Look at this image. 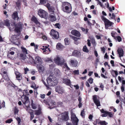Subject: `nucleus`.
<instances>
[{"label": "nucleus", "instance_id": "nucleus-1", "mask_svg": "<svg viewBox=\"0 0 125 125\" xmlns=\"http://www.w3.org/2000/svg\"><path fill=\"white\" fill-rule=\"evenodd\" d=\"M61 7L62 10L67 13H70L72 11L71 5L67 2H62Z\"/></svg>", "mask_w": 125, "mask_h": 125}, {"label": "nucleus", "instance_id": "nucleus-2", "mask_svg": "<svg viewBox=\"0 0 125 125\" xmlns=\"http://www.w3.org/2000/svg\"><path fill=\"white\" fill-rule=\"evenodd\" d=\"M46 81L50 86L55 85L58 83L57 79L56 77L52 76H49L46 79Z\"/></svg>", "mask_w": 125, "mask_h": 125}, {"label": "nucleus", "instance_id": "nucleus-3", "mask_svg": "<svg viewBox=\"0 0 125 125\" xmlns=\"http://www.w3.org/2000/svg\"><path fill=\"white\" fill-rule=\"evenodd\" d=\"M11 25L13 27L11 29H12L15 27V28L14 31L17 33H20L22 29V25L19 23L16 24L15 22H13L11 24Z\"/></svg>", "mask_w": 125, "mask_h": 125}, {"label": "nucleus", "instance_id": "nucleus-4", "mask_svg": "<svg viewBox=\"0 0 125 125\" xmlns=\"http://www.w3.org/2000/svg\"><path fill=\"white\" fill-rule=\"evenodd\" d=\"M101 17V19L104 22L106 29H107L108 27L111 26L112 24L113 23L106 18L104 16H102Z\"/></svg>", "mask_w": 125, "mask_h": 125}, {"label": "nucleus", "instance_id": "nucleus-5", "mask_svg": "<svg viewBox=\"0 0 125 125\" xmlns=\"http://www.w3.org/2000/svg\"><path fill=\"white\" fill-rule=\"evenodd\" d=\"M50 34L53 39H57L59 38V33L53 29L51 30Z\"/></svg>", "mask_w": 125, "mask_h": 125}, {"label": "nucleus", "instance_id": "nucleus-6", "mask_svg": "<svg viewBox=\"0 0 125 125\" xmlns=\"http://www.w3.org/2000/svg\"><path fill=\"white\" fill-rule=\"evenodd\" d=\"M38 14L41 18H47L48 15V13L44 10L40 9L38 11Z\"/></svg>", "mask_w": 125, "mask_h": 125}, {"label": "nucleus", "instance_id": "nucleus-7", "mask_svg": "<svg viewBox=\"0 0 125 125\" xmlns=\"http://www.w3.org/2000/svg\"><path fill=\"white\" fill-rule=\"evenodd\" d=\"M54 61L56 64L58 65L63 64L65 62V60L63 58H60L59 57H57L56 58H54Z\"/></svg>", "mask_w": 125, "mask_h": 125}, {"label": "nucleus", "instance_id": "nucleus-8", "mask_svg": "<svg viewBox=\"0 0 125 125\" xmlns=\"http://www.w3.org/2000/svg\"><path fill=\"white\" fill-rule=\"evenodd\" d=\"M100 111L101 113H103L101 115V116L102 117H106L108 115L110 117H113V114L111 112L105 111L103 109L101 110Z\"/></svg>", "mask_w": 125, "mask_h": 125}, {"label": "nucleus", "instance_id": "nucleus-9", "mask_svg": "<svg viewBox=\"0 0 125 125\" xmlns=\"http://www.w3.org/2000/svg\"><path fill=\"white\" fill-rule=\"evenodd\" d=\"M16 52L17 53V57L14 58L18 59V58H19V59L21 60H24L26 57V54L22 53H19V51H17Z\"/></svg>", "mask_w": 125, "mask_h": 125}, {"label": "nucleus", "instance_id": "nucleus-10", "mask_svg": "<svg viewBox=\"0 0 125 125\" xmlns=\"http://www.w3.org/2000/svg\"><path fill=\"white\" fill-rule=\"evenodd\" d=\"M49 46V45L48 46L44 45L41 47V49L43 51V53L44 54H48L50 53L51 51L48 47Z\"/></svg>", "mask_w": 125, "mask_h": 125}, {"label": "nucleus", "instance_id": "nucleus-11", "mask_svg": "<svg viewBox=\"0 0 125 125\" xmlns=\"http://www.w3.org/2000/svg\"><path fill=\"white\" fill-rule=\"evenodd\" d=\"M71 120L74 125H78L79 119L75 115H72Z\"/></svg>", "mask_w": 125, "mask_h": 125}, {"label": "nucleus", "instance_id": "nucleus-12", "mask_svg": "<svg viewBox=\"0 0 125 125\" xmlns=\"http://www.w3.org/2000/svg\"><path fill=\"white\" fill-rule=\"evenodd\" d=\"M70 64L73 67H76L78 64L77 61L75 59H71L69 61Z\"/></svg>", "mask_w": 125, "mask_h": 125}, {"label": "nucleus", "instance_id": "nucleus-13", "mask_svg": "<svg viewBox=\"0 0 125 125\" xmlns=\"http://www.w3.org/2000/svg\"><path fill=\"white\" fill-rule=\"evenodd\" d=\"M50 12H52V14H54L55 10L54 8L52 6H51L50 4L49 3H47L45 5Z\"/></svg>", "mask_w": 125, "mask_h": 125}, {"label": "nucleus", "instance_id": "nucleus-14", "mask_svg": "<svg viewBox=\"0 0 125 125\" xmlns=\"http://www.w3.org/2000/svg\"><path fill=\"white\" fill-rule=\"evenodd\" d=\"M62 114L64 115L62 116V118L63 120L66 121L69 119L68 116V112L67 111H65L62 113Z\"/></svg>", "mask_w": 125, "mask_h": 125}, {"label": "nucleus", "instance_id": "nucleus-15", "mask_svg": "<svg viewBox=\"0 0 125 125\" xmlns=\"http://www.w3.org/2000/svg\"><path fill=\"white\" fill-rule=\"evenodd\" d=\"M96 95H94L93 96V100L94 103L97 107L100 105V103L99 100L97 99Z\"/></svg>", "mask_w": 125, "mask_h": 125}, {"label": "nucleus", "instance_id": "nucleus-16", "mask_svg": "<svg viewBox=\"0 0 125 125\" xmlns=\"http://www.w3.org/2000/svg\"><path fill=\"white\" fill-rule=\"evenodd\" d=\"M71 33L72 35L78 37H80L81 35L80 32L75 30H72L71 31Z\"/></svg>", "mask_w": 125, "mask_h": 125}, {"label": "nucleus", "instance_id": "nucleus-17", "mask_svg": "<svg viewBox=\"0 0 125 125\" xmlns=\"http://www.w3.org/2000/svg\"><path fill=\"white\" fill-rule=\"evenodd\" d=\"M117 52L118 54L119 57L120 58L121 57L123 56L124 55V51L122 48H118L117 50Z\"/></svg>", "mask_w": 125, "mask_h": 125}, {"label": "nucleus", "instance_id": "nucleus-18", "mask_svg": "<svg viewBox=\"0 0 125 125\" xmlns=\"http://www.w3.org/2000/svg\"><path fill=\"white\" fill-rule=\"evenodd\" d=\"M55 91L56 92L59 94H61L64 92V90L62 87L59 85L56 86L55 88Z\"/></svg>", "mask_w": 125, "mask_h": 125}, {"label": "nucleus", "instance_id": "nucleus-19", "mask_svg": "<svg viewBox=\"0 0 125 125\" xmlns=\"http://www.w3.org/2000/svg\"><path fill=\"white\" fill-rule=\"evenodd\" d=\"M21 101L25 105H26L27 104H29V100L28 97L26 96H25L24 98L21 100Z\"/></svg>", "mask_w": 125, "mask_h": 125}, {"label": "nucleus", "instance_id": "nucleus-20", "mask_svg": "<svg viewBox=\"0 0 125 125\" xmlns=\"http://www.w3.org/2000/svg\"><path fill=\"white\" fill-rule=\"evenodd\" d=\"M3 73V74L2 75V76L4 79L7 81H9L10 79L8 75L7 72L6 71H4Z\"/></svg>", "mask_w": 125, "mask_h": 125}, {"label": "nucleus", "instance_id": "nucleus-21", "mask_svg": "<svg viewBox=\"0 0 125 125\" xmlns=\"http://www.w3.org/2000/svg\"><path fill=\"white\" fill-rule=\"evenodd\" d=\"M11 17L12 18L15 20L16 18L17 20H18L19 19L18 16V12L17 11H15L13 13V14L11 15Z\"/></svg>", "mask_w": 125, "mask_h": 125}, {"label": "nucleus", "instance_id": "nucleus-22", "mask_svg": "<svg viewBox=\"0 0 125 125\" xmlns=\"http://www.w3.org/2000/svg\"><path fill=\"white\" fill-rule=\"evenodd\" d=\"M16 78L18 80H21L22 79L21 74L19 72L17 71L15 72Z\"/></svg>", "mask_w": 125, "mask_h": 125}, {"label": "nucleus", "instance_id": "nucleus-23", "mask_svg": "<svg viewBox=\"0 0 125 125\" xmlns=\"http://www.w3.org/2000/svg\"><path fill=\"white\" fill-rule=\"evenodd\" d=\"M35 64L36 63L41 64L42 62V60L41 58L38 56H36L35 58Z\"/></svg>", "mask_w": 125, "mask_h": 125}, {"label": "nucleus", "instance_id": "nucleus-24", "mask_svg": "<svg viewBox=\"0 0 125 125\" xmlns=\"http://www.w3.org/2000/svg\"><path fill=\"white\" fill-rule=\"evenodd\" d=\"M73 55L77 57H79L81 55L80 52L77 50H74L73 53Z\"/></svg>", "mask_w": 125, "mask_h": 125}, {"label": "nucleus", "instance_id": "nucleus-25", "mask_svg": "<svg viewBox=\"0 0 125 125\" xmlns=\"http://www.w3.org/2000/svg\"><path fill=\"white\" fill-rule=\"evenodd\" d=\"M63 82L66 85H70L71 84V81L70 80L66 78L64 79L63 80Z\"/></svg>", "mask_w": 125, "mask_h": 125}, {"label": "nucleus", "instance_id": "nucleus-26", "mask_svg": "<svg viewBox=\"0 0 125 125\" xmlns=\"http://www.w3.org/2000/svg\"><path fill=\"white\" fill-rule=\"evenodd\" d=\"M4 23L5 25L9 28V29H11L10 27V21L8 19L4 20Z\"/></svg>", "mask_w": 125, "mask_h": 125}, {"label": "nucleus", "instance_id": "nucleus-27", "mask_svg": "<svg viewBox=\"0 0 125 125\" xmlns=\"http://www.w3.org/2000/svg\"><path fill=\"white\" fill-rule=\"evenodd\" d=\"M29 62L31 63L35 64V62L34 59L31 56H29Z\"/></svg>", "mask_w": 125, "mask_h": 125}, {"label": "nucleus", "instance_id": "nucleus-28", "mask_svg": "<svg viewBox=\"0 0 125 125\" xmlns=\"http://www.w3.org/2000/svg\"><path fill=\"white\" fill-rule=\"evenodd\" d=\"M31 20L32 21L34 22L36 24H37L39 23L36 18L34 16L32 17L31 19Z\"/></svg>", "mask_w": 125, "mask_h": 125}, {"label": "nucleus", "instance_id": "nucleus-29", "mask_svg": "<svg viewBox=\"0 0 125 125\" xmlns=\"http://www.w3.org/2000/svg\"><path fill=\"white\" fill-rule=\"evenodd\" d=\"M82 98L80 96L78 97V101L79 102V104H78V106L79 108H80L82 106Z\"/></svg>", "mask_w": 125, "mask_h": 125}, {"label": "nucleus", "instance_id": "nucleus-30", "mask_svg": "<svg viewBox=\"0 0 125 125\" xmlns=\"http://www.w3.org/2000/svg\"><path fill=\"white\" fill-rule=\"evenodd\" d=\"M34 111L35 112V115H39L41 114V113L40 108H39L37 110H35Z\"/></svg>", "mask_w": 125, "mask_h": 125}, {"label": "nucleus", "instance_id": "nucleus-31", "mask_svg": "<svg viewBox=\"0 0 125 125\" xmlns=\"http://www.w3.org/2000/svg\"><path fill=\"white\" fill-rule=\"evenodd\" d=\"M20 41L19 40V38L17 39L15 41L13 42V43L15 44L18 45L20 44Z\"/></svg>", "mask_w": 125, "mask_h": 125}, {"label": "nucleus", "instance_id": "nucleus-32", "mask_svg": "<svg viewBox=\"0 0 125 125\" xmlns=\"http://www.w3.org/2000/svg\"><path fill=\"white\" fill-rule=\"evenodd\" d=\"M49 18L51 21H56V19L55 17L53 15H49Z\"/></svg>", "mask_w": 125, "mask_h": 125}, {"label": "nucleus", "instance_id": "nucleus-33", "mask_svg": "<svg viewBox=\"0 0 125 125\" xmlns=\"http://www.w3.org/2000/svg\"><path fill=\"white\" fill-rule=\"evenodd\" d=\"M20 35H14L12 36V39L13 40V42L15 40L19 38L18 36Z\"/></svg>", "mask_w": 125, "mask_h": 125}, {"label": "nucleus", "instance_id": "nucleus-34", "mask_svg": "<svg viewBox=\"0 0 125 125\" xmlns=\"http://www.w3.org/2000/svg\"><path fill=\"white\" fill-rule=\"evenodd\" d=\"M38 69L39 73L43 72L44 70L43 67L40 66H38Z\"/></svg>", "mask_w": 125, "mask_h": 125}, {"label": "nucleus", "instance_id": "nucleus-35", "mask_svg": "<svg viewBox=\"0 0 125 125\" xmlns=\"http://www.w3.org/2000/svg\"><path fill=\"white\" fill-rule=\"evenodd\" d=\"M65 44V45H69L70 44V41L69 40V39L68 38H66L64 40Z\"/></svg>", "mask_w": 125, "mask_h": 125}, {"label": "nucleus", "instance_id": "nucleus-36", "mask_svg": "<svg viewBox=\"0 0 125 125\" xmlns=\"http://www.w3.org/2000/svg\"><path fill=\"white\" fill-rule=\"evenodd\" d=\"M21 48L22 50V53L25 54L28 53L27 50L26 48L23 47H21Z\"/></svg>", "mask_w": 125, "mask_h": 125}, {"label": "nucleus", "instance_id": "nucleus-37", "mask_svg": "<svg viewBox=\"0 0 125 125\" xmlns=\"http://www.w3.org/2000/svg\"><path fill=\"white\" fill-rule=\"evenodd\" d=\"M31 102V106L32 109H36L37 108V106H36V104L33 103V101L32 100Z\"/></svg>", "mask_w": 125, "mask_h": 125}, {"label": "nucleus", "instance_id": "nucleus-38", "mask_svg": "<svg viewBox=\"0 0 125 125\" xmlns=\"http://www.w3.org/2000/svg\"><path fill=\"white\" fill-rule=\"evenodd\" d=\"M83 51L85 52L88 53L89 52V50L86 45H84L83 49Z\"/></svg>", "mask_w": 125, "mask_h": 125}, {"label": "nucleus", "instance_id": "nucleus-39", "mask_svg": "<svg viewBox=\"0 0 125 125\" xmlns=\"http://www.w3.org/2000/svg\"><path fill=\"white\" fill-rule=\"evenodd\" d=\"M69 36L72 38V39L73 40L75 41H77L79 39V38H78L76 37L75 36H72L71 35H70Z\"/></svg>", "mask_w": 125, "mask_h": 125}, {"label": "nucleus", "instance_id": "nucleus-40", "mask_svg": "<svg viewBox=\"0 0 125 125\" xmlns=\"http://www.w3.org/2000/svg\"><path fill=\"white\" fill-rule=\"evenodd\" d=\"M19 111V110L17 107H15L14 108V114L15 115H16L18 113Z\"/></svg>", "mask_w": 125, "mask_h": 125}, {"label": "nucleus", "instance_id": "nucleus-41", "mask_svg": "<svg viewBox=\"0 0 125 125\" xmlns=\"http://www.w3.org/2000/svg\"><path fill=\"white\" fill-rule=\"evenodd\" d=\"M16 4L17 7L19 8L21 5V3L20 0H18L17 2H16Z\"/></svg>", "mask_w": 125, "mask_h": 125}, {"label": "nucleus", "instance_id": "nucleus-42", "mask_svg": "<svg viewBox=\"0 0 125 125\" xmlns=\"http://www.w3.org/2000/svg\"><path fill=\"white\" fill-rule=\"evenodd\" d=\"M111 35L114 38V39H116V37L115 36V34H116V33L114 31H112L111 32Z\"/></svg>", "mask_w": 125, "mask_h": 125}, {"label": "nucleus", "instance_id": "nucleus-43", "mask_svg": "<svg viewBox=\"0 0 125 125\" xmlns=\"http://www.w3.org/2000/svg\"><path fill=\"white\" fill-rule=\"evenodd\" d=\"M100 123V125H107L108 124V123L105 121H101Z\"/></svg>", "mask_w": 125, "mask_h": 125}, {"label": "nucleus", "instance_id": "nucleus-44", "mask_svg": "<svg viewBox=\"0 0 125 125\" xmlns=\"http://www.w3.org/2000/svg\"><path fill=\"white\" fill-rule=\"evenodd\" d=\"M16 119L18 121V125H20L21 124L20 123L21 122V120L20 118L19 117H17L16 118Z\"/></svg>", "mask_w": 125, "mask_h": 125}, {"label": "nucleus", "instance_id": "nucleus-45", "mask_svg": "<svg viewBox=\"0 0 125 125\" xmlns=\"http://www.w3.org/2000/svg\"><path fill=\"white\" fill-rule=\"evenodd\" d=\"M29 113L30 115V119L32 120L34 117V114L33 112H29Z\"/></svg>", "mask_w": 125, "mask_h": 125}, {"label": "nucleus", "instance_id": "nucleus-46", "mask_svg": "<svg viewBox=\"0 0 125 125\" xmlns=\"http://www.w3.org/2000/svg\"><path fill=\"white\" fill-rule=\"evenodd\" d=\"M84 109H83L81 111L80 114L83 117L85 116V114L84 112Z\"/></svg>", "mask_w": 125, "mask_h": 125}, {"label": "nucleus", "instance_id": "nucleus-47", "mask_svg": "<svg viewBox=\"0 0 125 125\" xmlns=\"http://www.w3.org/2000/svg\"><path fill=\"white\" fill-rule=\"evenodd\" d=\"M42 81L45 85L47 89L49 88V87L50 86L48 84V82L47 81V84L44 81V80H42Z\"/></svg>", "mask_w": 125, "mask_h": 125}, {"label": "nucleus", "instance_id": "nucleus-48", "mask_svg": "<svg viewBox=\"0 0 125 125\" xmlns=\"http://www.w3.org/2000/svg\"><path fill=\"white\" fill-rule=\"evenodd\" d=\"M47 1V0H40V2L41 4H43L46 3Z\"/></svg>", "mask_w": 125, "mask_h": 125}, {"label": "nucleus", "instance_id": "nucleus-49", "mask_svg": "<svg viewBox=\"0 0 125 125\" xmlns=\"http://www.w3.org/2000/svg\"><path fill=\"white\" fill-rule=\"evenodd\" d=\"M57 106L58 107L61 106L63 104V103L62 102H59L57 103Z\"/></svg>", "mask_w": 125, "mask_h": 125}, {"label": "nucleus", "instance_id": "nucleus-50", "mask_svg": "<svg viewBox=\"0 0 125 125\" xmlns=\"http://www.w3.org/2000/svg\"><path fill=\"white\" fill-rule=\"evenodd\" d=\"M117 39L118 42H121L122 40V39L119 36H116V39Z\"/></svg>", "mask_w": 125, "mask_h": 125}, {"label": "nucleus", "instance_id": "nucleus-51", "mask_svg": "<svg viewBox=\"0 0 125 125\" xmlns=\"http://www.w3.org/2000/svg\"><path fill=\"white\" fill-rule=\"evenodd\" d=\"M46 61L48 62H53L52 58H47L46 60Z\"/></svg>", "mask_w": 125, "mask_h": 125}, {"label": "nucleus", "instance_id": "nucleus-52", "mask_svg": "<svg viewBox=\"0 0 125 125\" xmlns=\"http://www.w3.org/2000/svg\"><path fill=\"white\" fill-rule=\"evenodd\" d=\"M95 121L96 124H94V125H96L97 124L100 125L101 120H100L99 119H96Z\"/></svg>", "mask_w": 125, "mask_h": 125}, {"label": "nucleus", "instance_id": "nucleus-53", "mask_svg": "<svg viewBox=\"0 0 125 125\" xmlns=\"http://www.w3.org/2000/svg\"><path fill=\"white\" fill-rule=\"evenodd\" d=\"M12 121L13 120L12 119L10 118L6 120L5 121V122L6 123H11Z\"/></svg>", "mask_w": 125, "mask_h": 125}, {"label": "nucleus", "instance_id": "nucleus-54", "mask_svg": "<svg viewBox=\"0 0 125 125\" xmlns=\"http://www.w3.org/2000/svg\"><path fill=\"white\" fill-rule=\"evenodd\" d=\"M115 17V14L114 13H113L112 14V17H111V18H110V19H114L116 21Z\"/></svg>", "mask_w": 125, "mask_h": 125}, {"label": "nucleus", "instance_id": "nucleus-55", "mask_svg": "<svg viewBox=\"0 0 125 125\" xmlns=\"http://www.w3.org/2000/svg\"><path fill=\"white\" fill-rule=\"evenodd\" d=\"M64 65L65 67L66 68V69L68 70H70V68L68 67L67 64L66 63H64Z\"/></svg>", "mask_w": 125, "mask_h": 125}, {"label": "nucleus", "instance_id": "nucleus-56", "mask_svg": "<svg viewBox=\"0 0 125 125\" xmlns=\"http://www.w3.org/2000/svg\"><path fill=\"white\" fill-rule=\"evenodd\" d=\"M88 80L90 83L92 84L93 83V79L92 78L90 77L88 79Z\"/></svg>", "mask_w": 125, "mask_h": 125}, {"label": "nucleus", "instance_id": "nucleus-57", "mask_svg": "<svg viewBox=\"0 0 125 125\" xmlns=\"http://www.w3.org/2000/svg\"><path fill=\"white\" fill-rule=\"evenodd\" d=\"M60 24L59 23H56L55 24V26L56 28L59 29L60 26Z\"/></svg>", "mask_w": 125, "mask_h": 125}, {"label": "nucleus", "instance_id": "nucleus-58", "mask_svg": "<svg viewBox=\"0 0 125 125\" xmlns=\"http://www.w3.org/2000/svg\"><path fill=\"white\" fill-rule=\"evenodd\" d=\"M56 47L58 48H61V45L60 43H58L57 44Z\"/></svg>", "mask_w": 125, "mask_h": 125}, {"label": "nucleus", "instance_id": "nucleus-59", "mask_svg": "<svg viewBox=\"0 0 125 125\" xmlns=\"http://www.w3.org/2000/svg\"><path fill=\"white\" fill-rule=\"evenodd\" d=\"M101 49L102 51L103 52V53H104L105 52V49L104 47H101Z\"/></svg>", "mask_w": 125, "mask_h": 125}, {"label": "nucleus", "instance_id": "nucleus-60", "mask_svg": "<svg viewBox=\"0 0 125 125\" xmlns=\"http://www.w3.org/2000/svg\"><path fill=\"white\" fill-rule=\"evenodd\" d=\"M24 70L25 71L24 74H26L27 73V72L29 71V69L27 68H24Z\"/></svg>", "mask_w": 125, "mask_h": 125}, {"label": "nucleus", "instance_id": "nucleus-61", "mask_svg": "<svg viewBox=\"0 0 125 125\" xmlns=\"http://www.w3.org/2000/svg\"><path fill=\"white\" fill-rule=\"evenodd\" d=\"M51 103L52 105H55V106H56V103L54 101L52 100L51 102Z\"/></svg>", "mask_w": 125, "mask_h": 125}, {"label": "nucleus", "instance_id": "nucleus-62", "mask_svg": "<svg viewBox=\"0 0 125 125\" xmlns=\"http://www.w3.org/2000/svg\"><path fill=\"white\" fill-rule=\"evenodd\" d=\"M73 72L75 74H77L78 75L79 74V71L78 70L74 71Z\"/></svg>", "mask_w": 125, "mask_h": 125}, {"label": "nucleus", "instance_id": "nucleus-63", "mask_svg": "<svg viewBox=\"0 0 125 125\" xmlns=\"http://www.w3.org/2000/svg\"><path fill=\"white\" fill-rule=\"evenodd\" d=\"M93 116L91 115H90L88 117V118L90 120H91L92 119Z\"/></svg>", "mask_w": 125, "mask_h": 125}, {"label": "nucleus", "instance_id": "nucleus-64", "mask_svg": "<svg viewBox=\"0 0 125 125\" xmlns=\"http://www.w3.org/2000/svg\"><path fill=\"white\" fill-rule=\"evenodd\" d=\"M110 63L112 64V66H114L115 65L114 64V61L113 60H111L110 61Z\"/></svg>", "mask_w": 125, "mask_h": 125}]
</instances>
